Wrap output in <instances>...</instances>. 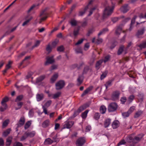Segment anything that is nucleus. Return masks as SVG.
Instances as JSON below:
<instances>
[{
	"label": "nucleus",
	"mask_w": 146,
	"mask_h": 146,
	"mask_svg": "<svg viewBox=\"0 0 146 146\" xmlns=\"http://www.w3.org/2000/svg\"><path fill=\"white\" fill-rule=\"evenodd\" d=\"M142 137L143 136L140 137L138 136L134 137L133 134L127 136L125 138L126 141L129 143H132L128 146H135V144L140 141Z\"/></svg>",
	"instance_id": "nucleus-1"
},
{
	"label": "nucleus",
	"mask_w": 146,
	"mask_h": 146,
	"mask_svg": "<svg viewBox=\"0 0 146 146\" xmlns=\"http://www.w3.org/2000/svg\"><path fill=\"white\" fill-rule=\"evenodd\" d=\"M111 0V1L112 6L111 7L108 6L105 8L103 16L104 19L107 17L111 14L115 7V4L112 2L113 0Z\"/></svg>",
	"instance_id": "nucleus-2"
},
{
	"label": "nucleus",
	"mask_w": 146,
	"mask_h": 146,
	"mask_svg": "<svg viewBox=\"0 0 146 146\" xmlns=\"http://www.w3.org/2000/svg\"><path fill=\"white\" fill-rule=\"evenodd\" d=\"M9 98L8 97H5L4 98L1 102V104L2 106L0 107V111H3L7 108V106L6 102L8 101Z\"/></svg>",
	"instance_id": "nucleus-3"
},
{
	"label": "nucleus",
	"mask_w": 146,
	"mask_h": 146,
	"mask_svg": "<svg viewBox=\"0 0 146 146\" xmlns=\"http://www.w3.org/2000/svg\"><path fill=\"white\" fill-rule=\"evenodd\" d=\"M120 92L118 90H115L113 92L111 96V98L114 101L118 100L119 99Z\"/></svg>",
	"instance_id": "nucleus-4"
},
{
	"label": "nucleus",
	"mask_w": 146,
	"mask_h": 146,
	"mask_svg": "<svg viewBox=\"0 0 146 146\" xmlns=\"http://www.w3.org/2000/svg\"><path fill=\"white\" fill-rule=\"evenodd\" d=\"M117 105L115 103L110 104L108 107V110L109 112H113L116 110Z\"/></svg>",
	"instance_id": "nucleus-5"
},
{
	"label": "nucleus",
	"mask_w": 146,
	"mask_h": 146,
	"mask_svg": "<svg viewBox=\"0 0 146 146\" xmlns=\"http://www.w3.org/2000/svg\"><path fill=\"white\" fill-rule=\"evenodd\" d=\"M86 142L85 138L84 137H81L77 140L76 142V146H82Z\"/></svg>",
	"instance_id": "nucleus-6"
},
{
	"label": "nucleus",
	"mask_w": 146,
	"mask_h": 146,
	"mask_svg": "<svg viewBox=\"0 0 146 146\" xmlns=\"http://www.w3.org/2000/svg\"><path fill=\"white\" fill-rule=\"evenodd\" d=\"M46 9L43 10L40 13V16L41 17L39 23H41L43 21L45 20L47 18L48 14L46 12Z\"/></svg>",
	"instance_id": "nucleus-7"
},
{
	"label": "nucleus",
	"mask_w": 146,
	"mask_h": 146,
	"mask_svg": "<svg viewBox=\"0 0 146 146\" xmlns=\"http://www.w3.org/2000/svg\"><path fill=\"white\" fill-rule=\"evenodd\" d=\"M65 86V82L63 80L59 81L56 84V89L59 90L62 89Z\"/></svg>",
	"instance_id": "nucleus-8"
},
{
	"label": "nucleus",
	"mask_w": 146,
	"mask_h": 146,
	"mask_svg": "<svg viewBox=\"0 0 146 146\" xmlns=\"http://www.w3.org/2000/svg\"><path fill=\"white\" fill-rule=\"evenodd\" d=\"M74 122L73 121H66L63 125L62 129L70 128L74 124Z\"/></svg>",
	"instance_id": "nucleus-9"
},
{
	"label": "nucleus",
	"mask_w": 146,
	"mask_h": 146,
	"mask_svg": "<svg viewBox=\"0 0 146 146\" xmlns=\"http://www.w3.org/2000/svg\"><path fill=\"white\" fill-rule=\"evenodd\" d=\"M54 62L53 59V56H52L50 57H48L46 58V60L45 63V65H47L49 64H51L53 63Z\"/></svg>",
	"instance_id": "nucleus-10"
},
{
	"label": "nucleus",
	"mask_w": 146,
	"mask_h": 146,
	"mask_svg": "<svg viewBox=\"0 0 146 146\" xmlns=\"http://www.w3.org/2000/svg\"><path fill=\"white\" fill-rule=\"evenodd\" d=\"M130 9V7L127 4H125L121 8V11L124 13H126Z\"/></svg>",
	"instance_id": "nucleus-11"
},
{
	"label": "nucleus",
	"mask_w": 146,
	"mask_h": 146,
	"mask_svg": "<svg viewBox=\"0 0 146 146\" xmlns=\"http://www.w3.org/2000/svg\"><path fill=\"white\" fill-rule=\"evenodd\" d=\"M88 103H86L80 106L78 109L80 112H81L89 106Z\"/></svg>",
	"instance_id": "nucleus-12"
},
{
	"label": "nucleus",
	"mask_w": 146,
	"mask_h": 146,
	"mask_svg": "<svg viewBox=\"0 0 146 146\" xmlns=\"http://www.w3.org/2000/svg\"><path fill=\"white\" fill-rule=\"evenodd\" d=\"M144 31L145 29L144 28L140 30H138L136 33V36L137 38H140L141 37L140 36L144 34Z\"/></svg>",
	"instance_id": "nucleus-13"
},
{
	"label": "nucleus",
	"mask_w": 146,
	"mask_h": 146,
	"mask_svg": "<svg viewBox=\"0 0 146 146\" xmlns=\"http://www.w3.org/2000/svg\"><path fill=\"white\" fill-rule=\"evenodd\" d=\"M137 17V16L135 15L132 19L130 27L129 29L130 31H131V30L133 29V25L135 23V19Z\"/></svg>",
	"instance_id": "nucleus-14"
},
{
	"label": "nucleus",
	"mask_w": 146,
	"mask_h": 146,
	"mask_svg": "<svg viewBox=\"0 0 146 146\" xmlns=\"http://www.w3.org/2000/svg\"><path fill=\"white\" fill-rule=\"evenodd\" d=\"M114 80V79L112 78L106 82V83L104 84V86L106 88V90L107 89L108 87L111 86L112 85V83Z\"/></svg>",
	"instance_id": "nucleus-15"
},
{
	"label": "nucleus",
	"mask_w": 146,
	"mask_h": 146,
	"mask_svg": "<svg viewBox=\"0 0 146 146\" xmlns=\"http://www.w3.org/2000/svg\"><path fill=\"white\" fill-rule=\"evenodd\" d=\"M44 98V95L42 94H37L36 95V98L38 102H39L42 100Z\"/></svg>",
	"instance_id": "nucleus-16"
},
{
	"label": "nucleus",
	"mask_w": 146,
	"mask_h": 146,
	"mask_svg": "<svg viewBox=\"0 0 146 146\" xmlns=\"http://www.w3.org/2000/svg\"><path fill=\"white\" fill-rule=\"evenodd\" d=\"M93 87L92 86H90L88 87L86 89V90H85L83 93L81 95L82 97H83L84 96L86 95L89 92L91 91L93 89Z\"/></svg>",
	"instance_id": "nucleus-17"
},
{
	"label": "nucleus",
	"mask_w": 146,
	"mask_h": 146,
	"mask_svg": "<svg viewBox=\"0 0 146 146\" xmlns=\"http://www.w3.org/2000/svg\"><path fill=\"white\" fill-rule=\"evenodd\" d=\"M119 122L118 120H115L112 124V127L113 129H116L119 126Z\"/></svg>",
	"instance_id": "nucleus-18"
},
{
	"label": "nucleus",
	"mask_w": 146,
	"mask_h": 146,
	"mask_svg": "<svg viewBox=\"0 0 146 146\" xmlns=\"http://www.w3.org/2000/svg\"><path fill=\"white\" fill-rule=\"evenodd\" d=\"M26 135H27V137H33L36 134L35 131H32L31 132L27 131L25 132Z\"/></svg>",
	"instance_id": "nucleus-19"
},
{
	"label": "nucleus",
	"mask_w": 146,
	"mask_h": 146,
	"mask_svg": "<svg viewBox=\"0 0 146 146\" xmlns=\"http://www.w3.org/2000/svg\"><path fill=\"white\" fill-rule=\"evenodd\" d=\"M137 46L139 47L140 50L146 48V40L140 44L137 45Z\"/></svg>",
	"instance_id": "nucleus-20"
},
{
	"label": "nucleus",
	"mask_w": 146,
	"mask_h": 146,
	"mask_svg": "<svg viewBox=\"0 0 146 146\" xmlns=\"http://www.w3.org/2000/svg\"><path fill=\"white\" fill-rule=\"evenodd\" d=\"M69 23L72 27L76 26L78 24V22L74 18H72L69 21Z\"/></svg>",
	"instance_id": "nucleus-21"
},
{
	"label": "nucleus",
	"mask_w": 146,
	"mask_h": 146,
	"mask_svg": "<svg viewBox=\"0 0 146 146\" xmlns=\"http://www.w3.org/2000/svg\"><path fill=\"white\" fill-rule=\"evenodd\" d=\"M25 122V119L24 117H21L18 123L17 124L18 126L21 127L23 126Z\"/></svg>",
	"instance_id": "nucleus-22"
},
{
	"label": "nucleus",
	"mask_w": 146,
	"mask_h": 146,
	"mask_svg": "<svg viewBox=\"0 0 146 146\" xmlns=\"http://www.w3.org/2000/svg\"><path fill=\"white\" fill-rule=\"evenodd\" d=\"M50 137L53 139L55 142H57L59 141L57 138V134L54 132H53L51 133Z\"/></svg>",
	"instance_id": "nucleus-23"
},
{
	"label": "nucleus",
	"mask_w": 146,
	"mask_h": 146,
	"mask_svg": "<svg viewBox=\"0 0 146 146\" xmlns=\"http://www.w3.org/2000/svg\"><path fill=\"white\" fill-rule=\"evenodd\" d=\"M84 64V62L81 61L79 63V64H75L73 65L72 66L73 68H77L78 69H80Z\"/></svg>",
	"instance_id": "nucleus-24"
},
{
	"label": "nucleus",
	"mask_w": 146,
	"mask_h": 146,
	"mask_svg": "<svg viewBox=\"0 0 146 146\" xmlns=\"http://www.w3.org/2000/svg\"><path fill=\"white\" fill-rule=\"evenodd\" d=\"M111 119H107L105 120L104 124V126L105 128L108 127L111 123Z\"/></svg>",
	"instance_id": "nucleus-25"
},
{
	"label": "nucleus",
	"mask_w": 146,
	"mask_h": 146,
	"mask_svg": "<svg viewBox=\"0 0 146 146\" xmlns=\"http://www.w3.org/2000/svg\"><path fill=\"white\" fill-rule=\"evenodd\" d=\"M83 80V74L82 75H79L77 79L78 82V85H80L82 82Z\"/></svg>",
	"instance_id": "nucleus-26"
},
{
	"label": "nucleus",
	"mask_w": 146,
	"mask_h": 146,
	"mask_svg": "<svg viewBox=\"0 0 146 146\" xmlns=\"http://www.w3.org/2000/svg\"><path fill=\"white\" fill-rule=\"evenodd\" d=\"M11 129L9 128L4 131L3 133V136L5 137H6L10 133Z\"/></svg>",
	"instance_id": "nucleus-27"
},
{
	"label": "nucleus",
	"mask_w": 146,
	"mask_h": 146,
	"mask_svg": "<svg viewBox=\"0 0 146 146\" xmlns=\"http://www.w3.org/2000/svg\"><path fill=\"white\" fill-rule=\"evenodd\" d=\"M108 71L107 70H105L104 72H102L100 77V79L101 80H102L105 78L108 74Z\"/></svg>",
	"instance_id": "nucleus-28"
},
{
	"label": "nucleus",
	"mask_w": 146,
	"mask_h": 146,
	"mask_svg": "<svg viewBox=\"0 0 146 146\" xmlns=\"http://www.w3.org/2000/svg\"><path fill=\"white\" fill-rule=\"evenodd\" d=\"M12 137H9L6 139V146H10L12 142Z\"/></svg>",
	"instance_id": "nucleus-29"
},
{
	"label": "nucleus",
	"mask_w": 146,
	"mask_h": 146,
	"mask_svg": "<svg viewBox=\"0 0 146 146\" xmlns=\"http://www.w3.org/2000/svg\"><path fill=\"white\" fill-rule=\"evenodd\" d=\"M108 31V29L107 28H105L101 30L100 33L98 34V36L99 37L102 34H105L106 32Z\"/></svg>",
	"instance_id": "nucleus-30"
},
{
	"label": "nucleus",
	"mask_w": 146,
	"mask_h": 146,
	"mask_svg": "<svg viewBox=\"0 0 146 146\" xmlns=\"http://www.w3.org/2000/svg\"><path fill=\"white\" fill-rule=\"evenodd\" d=\"M58 76V74L56 73L54 74L51 78L50 80L51 82L52 83H54L57 78Z\"/></svg>",
	"instance_id": "nucleus-31"
},
{
	"label": "nucleus",
	"mask_w": 146,
	"mask_h": 146,
	"mask_svg": "<svg viewBox=\"0 0 146 146\" xmlns=\"http://www.w3.org/2000/svg\"><path fill=\"white\" fill-rule=\"evenodd\" d=\"M88 9V6H87L84 9L83 11H80L78 15L79 16H83L85 13L86 11Z\"/></svg>",
	"instance_id": "nucleus-32"
},
{
	"label": "nucleus",
	"mask_w": 146,
	"mask_h": 146,
	"mask_svg": "<svg viewBox=\"0 0 146 146\" xmlns=\"http://www.w3.org/2000/svg\"><path fill=\"white\" fill-rule=\"evenodd\" d=\"M106 110V107L103 105L100 108V111L102 114L105 113Z\"/></svg>",
	"instance_id": "nucleus-33"
},
{
	"label": "nucleus",
	"mask_w": 146,
	"mask_h": 146,
	"mask_svg": "<svg viewBox=\"0 0 146 146\" xmlns=\"http://www.w3.org/2000/svg\"><path fill=\"white\" fill-rule=\"evenodd\" d=\"M49 120H46L43 122L42 124V126L43 127H46L49 125Z\"/></svg>",
	"instance_id": "nucleus-34"
},
{
	"label": "nucleus",
	"mask_w": 146,
	"mask_h": 146,
	"mask_svg": "<svg viewBox=\"0 0 146 146\" xmlns=\"http://www.w3.org/2000/svg\"><path fill=\"white\" fill-rule=\"evenodd\" d=\"M102 62V60H99L97 62L96 64V68L97 70H98L100 68V66Z\"/></svg>",
	"instance_id": "nucleus-35"
},
{
	"label": "nucleus",
	"mask_w": 146,
	"mask_h": 146,
	"mask_svg": "<svg viewBox=\"0 0 146 146\" xmlns=\"http://www.w3.org/2000/svg\"><path fill=\"white\" fill-rule=\"evenodd\" d=\"M88 112L89 110H87L84 112L82 113L81 115V117L83 119H85L86 118Z\"/></svg>",
	"instance_id": "nucleus-36"
},
{
	"label": "nucleus",
	"mask_w": 146,
	"mask_h": 146,
	"mask_svg": "<svg viewBox=\"0 0 146 146\" xmlns=\"http://www.w3.org/2000/svg\"><path fill=\"white\" fill-rule=\"evenodd\" d=\"M124 48V46H121L119 47L117 52L118 55H120L122 53L123 51Z\"/></svg>",
	"instance_id": "nucleus-37"
},
{
	"label": "nucleus",
	"mask_w": 146,
	"mask_h": 146,
	"mask_svg": "<svg viewBox=\"0 0 146 146\" xmlns=\"http://www.w3.org/2000/svg\"><path fill=\"white\" fill-rule=\"evenodd\" d=\"M61 94V93L58 92L54 94H52V98L54 99L60 97Z\"/></svg>",
	"instance_id": "nucleus-38"
},
{
	"label": "nucleus",
	"mask_w": 146,
	"mask_h": 146,
	"mask_svg": "<svg viewBox=\"0 0 146 146\" xmlns=\"http://www.w3.org/2000/svg\"><path fill=\"white\" fill-rule=\"evenodd\" d=\"M45 76L44 75H42L40 76L38 78H37L36 82H39L43 80L45 78Z\"/></svg>",
	"instance_id": "nucleus-39"
},
{
	"label": "nucleus",
	"mask_w": 146,
	"mask_h": 146,
	"mask_svg": "<svg viewBox=\"0 0 146 146\" xmlns=\"http://www.w3.org/2000/svg\"><path fill=\"white\" fill-rule=\"evenodd\" d=\"M53 142V141L50 138H48L45 140V143L46 144H50Z\"/></svg>",
	"instance_id": "nucleus-40"
},
{
	"label": "nucleus",
	"mask_w": 146,
	"mask_h": 146,
	"mask_svg": "<svg viewBox=\"0 0 146 146\" xmlns=\"http://www.w3.org/2000/svg\"><path fill=\"white\" fill-rule=\"evenodd\" d=\"M29 19L25 21L22 24V26H24L27 25V24L30 22V21L32 19V17H30Z\"/></svg>",
	"instance_id": "nucleus-41"
},
{
	"label": "nucleus",
	"mask_w": 146,
	"mask_h": 146,
	"mask_svg": "<svg viewBox=\"0 0 146 146\" xmlns=\"http://www.w3.org/2000/svg\"><path fill=\"white\" fill-rule=\"evenodd\" d=\"M122 31L121 28L120 26H118L115 31V33L117 35H120Z\"/></svg>",
	"instance_id": "nucleus-42"
},
{
	"label": "nucleus",
	"mask_w": 146,
	"mask_h": 146,
	"mask_svg": "<svg viewBox=\"0 0 146 146\" xmlns=\"http://www.w3.org/2000/svg\"><path fill=\"white\" fill-rule=\"evenodd\" d=\"M142 113V111H139L136 112L135 115V118H137L140 116Z\"/></svg>",
	"instance_id": "nucleus-43"
},
{
	"label": "nucleus",
	"mask_w": 146,
	"mask_h": 146,
	"mask_svg": "<svg viewBox=\"0 0 146 146\" xmlns=\"http://www.w3.org/2000/svg\"><path fill=\"white\" fill-rule=\"evenodd\" d=\"M17 104L18 106V108H16L15 110H17L20 109L22 107V106L23 105V103L21 102H17Z\"/></svg>",
	"instance_id": "nucleus-44"
},
{
	"label": "nucleus",
	"mask_w": 146,
	"mask_h": 146,
	"mask_svg": "<svg viewBox=\"0 0 146 146\" xmlns=\"http://www.w3.org/2000/svg\"><path fill=\"white\" fill-rule=\"evenodd\" d=\"M34 111L33 109H31L29 110V116L30 117H33L34 115Z\"/></svg>",
	"instance_id": "nucleus-45"
},
{
	"label": "nucleus",
	"mask_w": 146,
	"mask_h": 146,
	"mask_svg": "<svg viewBox=\"0 0 146 146\" xmlns=\"http://www.w3.org/2000/svg\"><path fill=\"white\" fill-rule=\"evenodd\" d=\"M52 102V101L51 100H48L45 103L44 105L43 106H44L46 108H48L50 106Z\"/></svg>",
	"instance_id": "nucleus-46"
},
{
	"label": "nucleus",
	"mask_w": 146,
	"mask_h": 146,
	"mask_svg": "<svg viewBox=\"0 0 146 146\" xmlns=\"http://www.w3.org/2000/svg\"><path fill=\"white\" fill-rule=\"evenodd\" d=\"M23 96L22 95H21L17 97L15 100V102H17L21 100L23 98Z\"/></svg>",
	"instance_id": "nucleus-47"
},
{
	"label": "nucleus",
	"mask_w": 146,
	"mask_h": 146,
	"mask_svg": "<svg viewBox=\"0 0 146 146\" xmlns=\"http://www.w3.org/2000/svg\"><path fill=\"white\" fill-rule=\"evenodd\" d=\"M80 30V27H78L77 28V29L76 30H74V35L75 36H76L79 33V32Z\"/></svg>",
	"instance_id": "nucleus-48"
},
{
	"label": "nucleus",
	"mask_w": 146,
	"mask_h": 146,
	"mask_svg": "<svg viewBox=\"0 0 146 146\" xmlns=\"http://www.w3.org/2000/svg\"><path fill=\"white\" fill-rule=\"evenodd\" d=\"M64 48L62 45H61L57 47V50L59 52H63L64 50Z\"/></svg>",
	"instance_id": "nucleus-49"
},
{
	"label": "nucleus",
	"mask_w": 146,
	"mask_h": 146,
	"mask_svg": "<svg viewBox=\"0 0 146 146\" xmlns=\"http://www.w3.org/2000/svg\"><path fill=\"white\" fill-rule=\"evenodd\" d=\"M9 120L8 119L5 120L3 123L2 127L3 128H4L6 127L8 125L9 123Z\"/></svg>",
	"instance_id": "nucleus-50"
},
{
	"label": "nucleus",
	"mask_w": 146,
	"mask_h": 146,
	"mask_svg": "<svg viewBox=\"0 0 146 146\" xmlns=\"http://www.w3.org/2000/svg\"><path fill=\"white\" fill-rule=\"evenodd\" d=\"M100 116V113H98V112L94 114V118L96 120L98 119L99 118Z\"/></svg>",
	"instance_id": "nucleus-51"
},
{
	"label": "nucleus",
	"mask_w": 146,
	"mask_h": 146,
	"mask_svg": "<svg viewBox=\"0 0 146 146\" xmlns=\"http://www.w3.org/2000/svg\"><path fill=\"white\" fill-rule=\"evenodd\" d=\"M31 122L30 121H28L27 122L24 126L25 129H26L28 128L31 125Z\"/></svg>",
	"instance_id": "nucleus-52"
},
{
	"label": "nucleus",
	"mask_w": 146,
	"mask_h": 146,
	"mask_svg": "<svg viewBox=\"0 0 146 146\" xmlns=\"http://www.w3.org/2000/svg\"><path fill=\"white\" fill-rule=\"evenodd\" d=\"M25 134L26 133L25 132L24 134V135L21 137L20 139V141H24L28 137L27 135Z\"/></svg>",
	"instance_id": "nucleus-53"
},
{
	"label": "nucleus",
	"mask_w": 146,
	"mask_h": 146,
	"mask_svg": "<svg viewBox=\"0 0 146 146\" xmlns=\"http://www.w3.org/2000/svg\"><path fill=\"white\" fill-rule=\"evenodd\" d=\"M52 50V48L49 44H48L46 48V50L48 52V53H50Z\"/></svg>",
	"instance_id": "nucleus-54"
},
{
	"label": "nucleus",
	"mask_w": 146,
	"mask_h": 146,
	"mask_svg": "<svg viewBox=\"0 0 146 146\" xmlns=\"http://www.w3.org/2000/svg\"><path fill=\"white\" fill-rule=\"evenodd\" d=\"M89 70V67L88 66H85L84 68L83 72V75L86 74Z\"/></svg>",
	"instance_id": "nucleus-55"
},
{
	"label": "nucleus",
	"mask_w": 146,
	"mask_h": 146,
	"mask_svg": "<svg viewBox=\"0 0 146 146\" xmlns=\"http://www.w3.org/2000/svg\"><path fill=\"white\" fill-rule=\"evenodd\" d=\"M134 98L135 97L133 95H130L128 98V101L129 102H131L134 99Z\"/></svg>",
	"instance_id": "nucleus-56"
},
{
	"label": "nucleus",
	"mask_w": 146,
	"mask_h": 146,
	"mask_svg": "<svg viewBox=\"0 0 146 146\" xmlns=\"http://www.w3.org/2000/svg\"><path fill=\"white\" fill-rule=\"evenodd\" d=\"M126 100L127 98H126L125 97H121L120 100L121 103L122 104H124L126 102Z\"/></svg>",
	"instance_id": "nucleus-57"
},
{
	"label": "nucleus",
	"mask_w": 146,
	"mask_h": 146,
	"mask_svg": "<svg viewBox=\"0 0 146 146\" xmlns=\"http://www.w3.org/2000/svg\"><path fill=\"white\" fill-rule=\"evenodd\" d=\"M130 113L127 111V112H124L122 113V115L124 117H128Z\"/></svg>",
	"instance_id": "nucleus-58"
},
{
	"label": "nucleus",
	"mask_w": 146,
	"mask_h": 146,
	"mask_svg": "<svg viewBox=\"0 0 146 146\" xmlns=\"http://www.w3.org/2000/svg\"><path fill=\"white\" fill-rule=\"evenodd\" d=\"M110 55H108L106 56L104 59V62H106L108 61L110 59Z\"/></svg>",
	"instance_id": "nucleus-59"
},
{
	"label": "nucleus",
	"mask_w": 146,
	"mask_h": 146,
	"mask_svg": "<svg viewBox=\"0 0 146 146\" xmlns=\"http://www.w3.org/2000/svg\"><path fill=\"white\" fill-rule=\"evenodd\" d=\"M84 40V39H83V38L79 40L75 44V45L76 46H77V45H78L80 44H81L83 42Z\"/></svg>",
	"instance_id": "nucleus-60"
},
{
	"label": "nucleus",
	"mask_w": 146,
	"mask_h": 146,
	"mask_svg": "<svg viewBox=\"0 0 146 146\" xmlns=\"http://www.w3.org/2000/svg\"><path fill=\"white\" fill-rule=\"evenodd\" d=\"M26 54V52H22L20 54L18 55L17 56V60L19 59L20 58H21L23 56H24Z\"/></svg>",
	"instance_id": "nucleus-61"
},
{
	"label": "nucleus",
	"mask_w": 146,
	"mask_h": 146,
	"mask_svg": "<svg viewBox=\"0 0 146 146\" xmlns=\"http://www.w3.org/2000/svg\"><path fill=\"white\" fill-rule=\"evenodd\" d=\"M12 62L10 61H9L8 62V64L6 65L5 68L8 70L11 67V65L12 64Z\"/></svg>",
	"instance_id": "nucleus-62"
},
{
	"label": "nucleus",
	"mask_w": 146,
	"mask_h": 146,
	"mask_svg": "<svg viewBox=\"0 0 146 146\" xmlns=\"http://www.w3.org/2000/svg\"><path fill=\"white\" fill-rule=\"evenodd\" d=\"M102 41L103 40L102 39L98 37V38L96 40V43L97 44H99L101 43Z\"/></svg>",
	"instance_id": "nucleus-63"
},
{
	"label": "nucleus",
	"mask_w": 146,
	"mask_h": 146,
	"mask_svg": "<svg viewBox=\"0 0 146 146\" xmlns=\"http://www.w3.org/2000/svg\"><path fill=\"white\" fill-rule=\"evenodd\" d=\"M13 146H23L22 144L20 142H16L13 145Z\"/></svg>",
	"instance_id": "nucleus-64"
}]
</instances>
